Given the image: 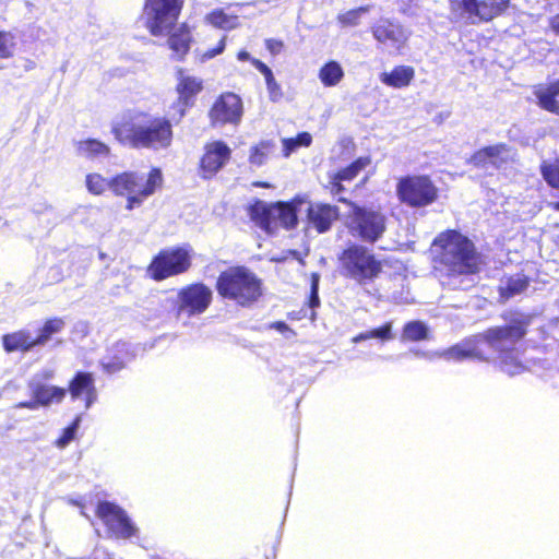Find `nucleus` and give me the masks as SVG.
Here are the masks:
<instances>
[{
	"instance_id": "1",
	"label": "nucleus",
	"mask_w": 559,
	"mask_h": 559,
	"mask_svg": "<svg viewBox=\"0 0 559 559\" xmlns=\"http://www.w3.org/2000/svg\"><path fill=\"white\" fill-rule=\"evenodd\" d=\"M526 334L523 322L513 321L504 326H493L485 333L466 338L461 343L442 352L440 355L447 360L461 361L464 359L498 360L500 369L510 374H520L525 370L519 358L516 344Z\"/></svg>"
},
{
	"instance_id": "2",
	"label": "nucleus",
	"mask_w": 559,
	"mask_h": 559,
	"mask_svg": "<svg viewBox=\"0 0 559 559\" xmlns=\"http://www.w3.org/2000/svg\"><path fill=\"white\" fill-rule=\"evenodd\" d=\"M440 271L448 276L447 284L454 289H466L472 282L466 278L480 270V255L471 239L457 230H445L432 243Z\"/></svg>"
},
{
	"instance_id": "3",
	"label": "nucleus",
	"mask_w": 559,
	"mask_h": 559,
	"mask_svg": "<svg viewBox=\"0 0 559 559\" xmlns=\"http://www.w3.org/2000/svg\"><path fill=\"white\" fill-rule=\"evenodd\" d=\"M111 132L119 143L135 150H165L173 141L170 121L143 111L123 115L114 121Z\"/></svg>"
},
{
	"instance_id": "4",
	"label": "nucleus",
	"mask_w": 559,
	"mask_h": 559,
	"mask_svg": "<svg viewBox=\"0 0 559 559\" xmlns=\"http://www.w3.org/2000/svg\"><path fill=\"white\" fill-rule=\"evenodd\" d=\"M216 289L223 298L241 307H248L261 297L262 282L249 269L233 266L218 275Z\"/></svg>"
},
{
	"instance_id": "5",
	"label": "nucleus",
	"mask_w": 559,
	"mask_h": 559,
	"mask_svg": "<svg viewBox=\"0 0 559 559\" xmlns=\"http://www.w3.org/2000/svg\"><path fill=\"white\" fill-rule=\"evenodd\" d=\"M160 169L153 168L147 177L136 171H126L111 178L110 190L116 195L127 197V210L140 206L162 187Z\"/></svg>"
},
{
	"instance_id": "6",
	"label": "nucleus",
	"mask_w": 559,
	"mask_h": 559,
	"mask_svg": "<svg viewBox=\"0 0 559 559\" xmlns=\"http://www.w3.org/2000/svg\"><path fill=\"white\" fill-rule=\"evenodd\" d=\"M183 0H145L142 20L153 36L168 34L181 12Z\"/></svg>"
},
{
	"instance_id": "7",
	"label": "nucleus",
	"mask_w": 559,
	"mask_h": 559,
	"mask_svg": "<svg viewBox=\"0 0 559 559\" xmlns=\"http://www.w3.org/2000/svg\"><path fill=\"white\" fill-rule=\"evenodd\" d=\"M340 262L344 275L362 284L379 275L382 270L381 263L365 247L353 245L345 249L340 255Z\"/></svg>"
},
{
	"instance_id": "8",
	"label": "nucleus",
	"mask_w": 559,
	"mask_h": 559,
	"mask_svg": "<svg viewBox=\"0 0 559 559\" xmlns=\"http://www.w3.org/2000/svg\"><path fill=\"white\" fill-rule=\"evenodd\" d=\"M340 202L347 203L345 198L340 197ZM348 228L354 236L364 241L374 242L385 230V217L382 213L371 209L359 206L348 202Z\"/></svg>"
},
{
	"instance_id": "9",
	"label": "nucleus",
	"mask_w": 559,
	"mask_h": 559,
	"mask_svg": "<svg viewBox=\"0 0 559 559\" xmlns=\"http://www.w3.org/2000/svg\"><path fill=\"white\" fill-rule=\"evenodd\" d=\"M250 217L267 233H271L278 225L289 229L297 224V214L294 206L284 202L267 204L258 201L250 207Z\"/></svg>"
},
{
	"instance_id": "10",
	"label": "nucleus",
	"mask_w": 559,
	"mask_h": 559,
	"mask_svg": "<svg viewBox=\"0 0 559 559\" xmlns=\"http://www.w3.org/2000/svg\"><path fill=\"white\" fill-rule=\"evenodd\" d=\"M399 199L413 207H424L437 199L438 189L427 176H406L396 186Z\"/></svg>"
},
{
	"instance_id": "11",
	"label": "nucleus",
	"mask_w": 559,
	"mask_h": 559,
	"mask_svg": "<svg viewBox=\"0 0 559 559\" xmlns=\"http://www.w3.org/2000/svg\"><path fill=\"white\" fill-rule=\"evenodd\" d=\"M452 12L461 19L489 21L500 14L508 5L509 0H449Z\"/></svg>"
},
{
	"instance_id": "12",
	"label": "nucleus",
	"mask_w": 559,
	"mask_h": 559,
	"mask_svg": "<svg viewBox=\"0 0 559 559\" xmlns=\"http://www.w3.org/2000/svg\"><path fill=\"white\" fill-rule=\"evenodd\" d=\"M190 266V254L183 248L159 252L150 264L148 271L156 281L186 272Z\"/></svg>"
},
{
	"instance_id": "13",
	"label": "nucleus",
	"mask_w": 559,
	"mask_h": 559,
	"mask_svg": "<svg viewBox=\"0 0 559 559\" xmlns=\"http://www.w3.org/2000/svg\"><path fill=\"white\" fill-rule=\"evenodd\" d=\"M96 514L116 538L128 539L138 533V527L128 516L127 512L112 502H99Z\"/></svg>"
},
{
	"instance_id": "14",
	"label": "nucleus",
	"mask_w": 559,
	"mask_h": 559,
	"mask_svg": "<svg viewBox=\"0 0 559 559\" xmlns=\"http://www.w3.org/2000/svg\"><path fill=\"white\" fill-rule=\"evenodd\" d=\"M212 290L202 283L182 288L178 294V311L189 317L203 313L212 301Z\"/></svg>"
},
{
	"instance_id": "15",
	"label": "nucleus",
	"mask_w": 559,
	"mask_h": 559,
	"mask_svg": "<svg viewBox=\"0 0 559 559\" xmlns=\"http://www.w3.org/2000/svg\"><path fill=\"white\" fill-rule=\"evenodd\" d=\"M243 114L241 98L231 92L222 94L210 110L213 124H238Z\"/></svg>"
},
{
	"instance_id": "16",
	"label": "nucleus",
	"mask_w": 559,
	"mask_h": 559,
	"mask_svg": "<svg viewBox=\"0 0 559 559\" xmlns=\"http://www.w3.org/2000/svg\"><path fill=\"white\" fill-rule=\"evenodd\" d=\"M231 157V148L221 140L205 144L204 153L200 160V171L203 178L215 176Z\"/></svg>"
},
{
	"instance_id": "17",
	"label": "nucleus",
	"mask_w": 559,
	"mask_h": 559,
	"mask_svg": "<svg viewBox=\"0 0 559 559\" xmlns=\"http://www.w3.org/2000/svg\"><path fill=\"white\" fill-rule=\"evenodd\" d=\"M73 401L82 400L88 409L97 400L95 379L91 372L79 371L69 382L68 390Z\"/></svg>"
},
{
	"instance_id": "18",
	"label": "nucleus",
	"mask_w": 559,
	"mask_h": 559,
	"mask_svg": "<svg viewBox=\"0 0 559 559\" xmlns=\"http://www.w3.org/2000/svg\"><path fill=\"white\" fill-rule=\"evenodd\" d=\"M511 157V150L506 144H496L486 146L475 152L469 163L474 166L488 169L490 166L500 168Z\"/></svg>"
},
{
	"instance_id": "19",
	"label": "nucleus",
	"mask_w": 559,
	"mask_h": 559,
	"mask_svg": "<svg viewBox=\"0 0 559 559\" xmlns=\"http://www.w3.org/2000/svg\"><path fill=\"white\" fill-rule=\"evenodd\" d=\"M28 389L32 397H35L39 406L48 407L52 403H60L67 394V389L56 385H46L36 378H32L28 382Z\"/></svg>"
},
{
	"instance_id": "20",
	"label": "nucleus",
	"mask_w": 559,
	"mask_h": 559,
	"mask_svg": "<svg viewBox=\"0 0 559 559\" xmlns=\"http://www.w3.org/2000/svg\"><path fill=\"white\" fill-rule=\"evenodd\" d=\"M338 217L336 206L324 203H312L308 209L309 223L318 233H325L330 229L332 223Z\"/></svg>"
},
{
	"instance_id": "21",
	"label": "nucleus",
	"mask_w": 559,
	"mask_h": 559,
	"mask_svg": "<svg viewBox=\"0 0 559 559\" xmlns=\"http://www.w3.org/2000/svg\"><path fill=\"white\" fill-rule=\"evenodd\" d=\"M373 37L388 48H399L406 36L403 28L388 20H380L372 27Z\"/></svg>"
},
{
	"instance_id": "22",
	"label": "nucleus",
	"mask_w": 559,
	"mask_h": 559,
	"mask_svg": "<svg viewBox=\"0 0 559 559\" xmlns=\"http://www.w3.org/2000/svg\"><path fill=\"white\" fill-rule=\"evenodd\" d=\"M132 358L129 344L118 342L109 349L108 355L102 359L100 365L105 372L112 374L122 370Z\"/></svg>"
},
{
	"instance_id": "23",
	"label": "nucleus",
	"mask_w": 559,
	"mask_h": 559,
	"mask_svg": "<svg viewBox=\"0 0 559 559\" xmlns=\"http://www.w3.org/2000/svg\"><path fill=\"white\" fill-rule=\"evenodd\" d=\"M202 87V80L186 75L182 71L179 72V82L177 85L179 94V118L185 115L186 107L189 106L190 99L200 93Z\"/></svg>"
},
{
	"instance_id": "24",
	"label": "nucleus",
	"mask_w": 559,
	"mask_h": 559,
	"mask_svg": "<svg viewBox=\"0 0 559 559\" xmlns=\"http://www.w3.org/2000/svg\"><path fill=\"white\" fill-rule=\"evenodd\" d=\"M2 345L5 352H29L35 347H38L35 344V337L32 336V333L28 330H20L13 333H9L2 336Z\"/></svg>"
},
{
	"instance_id": "25",
	"label": "nucleus",
	"mask_w": 559,
	"mask_h": 559,
	"mask_svg": "<svg viewBox=\"0 0 559 559\" xmlns=\"http://www.w3.org/2000/svg\"><path fill=\"white\" fill-rule=\"evenodd\" d=\"M534 95L540 108L559 115V80L548 85H538Z\"/></svg>"
},
{
	"instance_id": "26",
	"label": "nucleus",
	"mask_w": 559,
	"mask_h": 559,
	"mask_svg": "<svg viewBox=\"0 0 559 559\" xmlns=\"http://www.w3.org/2000/svg\"><path fill=\"white\" fill-rule=\"evenodd\" d=\"M344 76V69L336 60H329L318 71V79L324 87L337 86Z\"/></svg>"
},
{
	"instance_id": "27",
	"label": "nucleus",
	"mask_w": 559,
	"mask_h": 559,
	"mask_svg": "<svg viewBox=\"0 0 559 559\" xmlns=\"http://www.w3.org/2000/svg\"><path fill=\"white\" fill-rule=\"evenodd\" d=\"M75 148L79 156L90 159L107 157L110 154L109 146L95 139L78 141Z\"/></svg>"
},
{
	"instance_id": "28",
	"label": "nucleus",
	"mask_w": 559,
	"mask_h": 559,
	"mask_svg": "<svg viewBox=\"0 0 559 559\" xmlns=\"http://www.w3.org/2000/svg\"><path fill=\"white\" fill-rule=\"evenodd\" d=\"M528 286V278L523 274L504 277L500 281L499 293L500 298L508 300L521 293Z\"/></svg>"
},
{
	"instance_id": "29",
	"label": "nucleus",
	"mask_w": 559,
	"mask_h": 559,
	"mask_svg": "<svg viewBox=\"0 0 559 559\" xmlns=\"http://www.w3.org/2000/svg\"><path fill=\"white\" fill-rule=\"evenodd\" d=\"M414 78V70L411 67L400 66L390 73L383 72L380 81L391 87L401 88L407 86Z\"/></svg>"
},
{
	"instance_id": "30",
	"label": "nucleus",
	"mask_w": 559,
	"mask_h": 559,
	"mask_svg": "<svg viewBox=\"0 0 559 559\" xmlns=\"http://www.w3.org/2000/svg\"><path fill=\"white\" fill-rule=\"evenodd\" d=\"M276 144L272 140H263L251 146L249 153V163L254 167L265 165L269 158L274 154Z\"/></svg>"
},
{
	"instance_id": "31",
	"label": "nucleus",
	"mask_w": 559,
	"mask_h": 559,
	"mask_svg": "<svg viewBox=\"0 0 559 559\" xmlns=\"http://www.w3.org/2000/svg\"><path fill=\"white\" fill-rule=\"evenodd\" d=\"M190 31L186 25H181L168 39L169 48L178 58H182L190 48Z\"/></svg>"
},
{
	"instance_id": "32",
	"label": "nucleus",
	"mask_w": 559,
	"mask_h": 559,
	"mask_svg": "<svg viewBox=\"0 0 559 559\" xmlns=\"http://www.w3.org/2000/svg\"><path fill=\"white\" fill-rule=\"evenodd\" d=\"M66 326V321L62 318H51L45 321L44 325L39 329L38 335L35 337V344L44 346L52 337V335L60 333Z\"/></svg>"
},
{
	"instance_id": "33",
	"label": "nucleus",
	"mask_w": 559,
	"mask_h": 559,
	"mask_svg": "<svg viewBox=\"0 0 559 559\" xmlns=\"http://www.w3.org/2000/svg\"><path fill=\"white\" fill-rule=\"evenodd\" d=\"M392 326H393L392 322H386L379 328L357 334L356 336H354L352 338V342L357 344V343H360V342H364V341H367L370 338L380 340L381 342L391 341L394 338V334L392 332Z\"/></svg>"
},
{
	"instance_id": "34",
	"label": "nucleus",
	"mask_w": 559,
	"mask_h": 559,
	"mask_svg": "<svg viewBox=\"0 0 559 559\" xmlns=\"http://www.w3.org/2000/svg\"><path fill=\"white\" fill-rule=\"evenodd\" d=\"M428 337V328L421 321H411L404 325L402 338L418 342Z\"/></svg>"
},
{
	"instance_id": "35",
	"label": "nucleus",
	"mask_w": 559,
	"mask_h": 559,
	"mask_svg": "<svg viewBox=\"0 0 559 559\" xmlns=\"http://www.w3.org/2000/svg\"><path fill=\"white\" fill-rule=\"evenodd\" d=\"M370 162L371 160L369 157H358L350 165L337 171L335 174L336 179L344 181L353 180L362 169H365L370 164Z\"/></svg>"
},
{
	"instance_id": "36",
	"label": "nucleus",
	"mask_w": 559,
	"mask_h": 559,
	"mask_svg": "<svg viewBox=\"0 0 559 559\" xmlns=\"http://www.w3.org/2000/svg\"><path fill=\"white\" fill-rule=\"evenodd\" d=\"M206 21L218 28L223 29H230L236 27L237 25V17L236 16H229L223 11H213L210 14L206 15Z\"/></svg>"
},
{
	"instance_id": "37",
	"label": "nucleus",
	"mask_w": 559,
	"mask_h": 559,
	"mask_svg": "<svg viewBox=\"0 0 559 559\" xmlns=\"http://www.w3.org/2000/svg\"><path fill=\"white\" fill-rule=\"evenodd\" d=\"M368 12V7H360L354 10L340 13L337 22L342 27L357 26L360 22L361 15Z\"/></svg>"
},
{
	"instance_id": "38",
	"label": "nucleus",
	"mask_w": 559,
	"mask_h": 559,
	"mask_svg": "<svg viewBox=\"0 0 559 559\" xmlns=\"http://www.w3.org/2000/svg\"><path fill=\"white\" fill-rule=\"evenodd\" d=\"M111 179L107 180L99 174H90L86 176V188L95 194H102L106 189H110Z\"/></svg>"
},
{
	"instance_id": "39",
	"label": "nucleus",
	"mask_w": 559,
	"mask_h": 559,
	"mask_svg": "<svg viewBox=\"0 0 559 559\" xmlns=\"http://www.w3.org/2000/svg\"><path fill=\"white\" fill-rule=\"evenodd\" d=\"M542 175L549 186L559 189V160L552 164L544 163L540 167Z\"/></svg>"
},
{
	"instance_id": "40",
	"label": "nucleus",
	"mask_w": 559,
	"mask_h": 559,
	"mask_svg": "<svg viewBox=\"0 0 559 559\" xmlns=\"http://www.w3.org/2000/svg\"><path fill=\"white\" fill-rule=\"evenodd\" d=\"M81 424V416H76L70 426L63 429L62 435L56 441L57 447L64 448L67 447L75 437L76 431Z\"/></svg>"
},
{
	"instance_id": "41",
	"label": "nucleus",
	"mask_w": 559,
	"mask_h": 559,
	"mask_svg": "<svg viewBox=\"0 0 559 559\" xmlns=\"http://www.w3.org/2000/svg\"><path fill=\"white\" fill-rule=\"evenodd\" d=\"M14 36L11 33L0 32V58H10L13 55Z\"/></svg>"
},
{
	"instance_id": "42",
	"label": "nucleus",
	"mask_w": 559,
	"mask_h": 559,
	"mask_svg": "<svg viewBox=\"0 0 559 559\" xmlns=\"http://www.w3.org/2000/svg\"><path fill=\"white\" fill-rule=\"evenodd\" d=\"M319 282L320 275L317 273H312L311 275V287H310V297H309V306L310 308L319 307L320 298H319Z\"/></svg>"
},
{
	"instance_id": "43",
	"label": "nucleus",
	"mask_w": 559,
	"mask_h": 559,
	"mask_svg": "<svg viewBox=\"0 0 559 559\" xmlns=\"http://www.w3.org/2000/svg\"><path fill=\"white\" fill-rule=\"evenodd\" d=\"M265 83H266V87H267L271 100H273V102L278 100L280 97L282 96V91H281V86L275 81L274 75L272 76V79L265 80Z\"/></svg>"
},
{
	"instance_id": "44",
	"label": "nucleus",
	"mask_w": 559,
	"mask_h": 559,
	"mask_svg": "<svg viewBox=\"0 0 559 559\" xmlns=\"http://www.w3.org/2000/svg\"><path fill=\"white\" fill-rule=\"evenodd\" d=\"M283 143V154L285 157H288L293 152L298 148V143L294 138H285L282 140Z\"/></svg>"
},
{
	"instance_id": "45",
	"label": "nucleus",
	"mask_w": 559,
	"mask_h": 559,
	"mask_svg": "<svg viewBox=\"0 0 559 559\" xmlns=\"http://www.w3.org/2000/svg\"><path fill=\"white\" fill-rule=\"evenodd\" d=\"M251 63L254 66L257 70H259L263 74L265 80L272 79L273 72L265 63H263L259 59H251Z\"/></svg>"
},
{
	"instance_id": "46",
	"label": "nucleus",
	"mask_w": 559,
	"mask_h": 559,
	"mask_svg": "<svg viewBox=\"0 0 559 559\" xmlns=\"http://www.w3.org/2000/svg\"><path fill=\"white\" fill-rule=\"evenodd\" d=\"M265 46L272 55H278L283 49V43L273 38L266 39Z\"/></svg>"
},
{
	"instance_id": "47",
	"label": "nucleus",
	"mask_w": 559,
	"mask_h": 559,
	"mask_svg": "<svg viewBox=\"0 0 559 559\" xmlns=\"http://www.w3.org/2000/svg\"><path fill=\"white\" fill-rule=\"evenodd\" d=\"M270 328L278 331L282 334L288 333V335H286L287 338L293 336V335H295L293 330H290L289 326L285 322H283V321L273 322L270 325Z\"/></svg>"
},
{
	"instance_id": "48",
	"label": "nucleus",
	"mask_w": 559,
	"mask_h": 559,
	"mask_svg": "<svg viewBox=\"0 0 559 559\" xmlns=\"http://www.w3.org/2000/svg\"><path fill=\"white\" fill-rule=\"evenodd\" d=\"M224 49H225V37H223L219 40L218 46L215 49H211V50H207L206 52H204L203 58L204 59L214 58L215 56L222 53L224 51Z\"/></svg>"
},
{
	"instance_id": "49",
	"label": "nucleus",
	"mask_w": 559,
	"mask_h": 559,
	"mask_svg": "<svg viewBox=\"0 0 559 559\" xmlns=\"http://www.w3.org/2000/svg\"><path fill=\"white\" fill-rule=\"evenodd\" d=\"M342 181L343 180L336 179V175L335 174L332 176V180H331L330 185H331V193L333 195H340L344 191V187L342 185Z\"/></svg>"
},
{
	"instance_id": "50",
	"label": "nucleus",
	"mask_w": 559,
	"mask_h": 559,
	"mask_svg": "<svg viewBox=\"0 0 559 559\" xmlns=\"http://www.w3.org/2000/svg\"><path fill=\"white\" fill-rule=\"evenodd\" d=\"M297 143H298V147L299 146H305V147H308L311 142H312V136L310 133L308 132H301L299 133L296 138H294Z\"/></svg>"
},
{
	"instance_id": "51",
	"label": "nucleus",
	"mask_w": 559,
	"mask_h": 559,
	"mask_svg": "<svg viewBox=\"0 0 559 559\" xmlns=\"http://www.w3.org/2000/svg\"><path fill=\"white\" fill-rule=\"evenodd\" d=\"M14 407L15 408H27V409L35 411V409H38L40 406H39L37 400L35 397H33L29 401L17 403Z\"/></svg>"
},
{
	"instance_id": "52",
	"label": "nucleus",
	"mask_w": 559,
	"mask_h": 559,
	"mask_svg": "<svg viewBox=\"0 0 559 559\" xmlns=\"http://www.w3.org/2000/svg\"><path fill=\"white\" fill-rule=\"evenodd\" d=\"M550 27L557 35H559V14L555 15L550 20Z\"/></svg>"
},
{
	"instance_id": "53",
	"label": "nucleus",
	"mask_w": 559,
	"mask_h": 559,
	"mask_svg": "<svg viewBox=\"0 0 559 559\" xmlns=\"http://www.w3.org/2000/svg\"><path fill=\"white\" fill-rule=\"evenodd\" d=\"M237 58H238V60H240V61H248V60H250V61H251V59H252V58L250 57V53H249V52H247L246 50H241V51H239V52H238V55H237Z\"/></svg>"
},
{
	"instance_id": "54",
	"label": "nucleus",
	"mask_w": 559,
	"mask_h": 559,
	"mask_svg": "<svg viewBox=\"0 0 559 559\" xmlns=\"http://www.w3.org/2000/svg\"><path fill=\"white\" fill-rule=\"evenodd\" d=\"M37 377H39V374L35 376L34 378H36V379H37ZM40 377H41L43 379H45V380H50V379H52V377H53V371H51V370H45V371H43V372L40 373Z\"/></svg>"
},
{
	"instance_id": "55",
	"label": "nucleus",
	"mask_w": 559,
	"mask_h": 559,
	"mask_svg": "<svg viewBox=\"0 0 559 559\" xmlns=\"http://www.w3.org/2000/svg\"><path fill=\"white\" fill-rule=\"evenodd\" d=\"M69 502H70L71 504H74V506H81V503H80V502H78V501H75V500H72V499H69Z\"/></svg>"
},
{
	"instance_id": "56",
	"label": "nucleus",
	"mask_w": 559,
	"mask_h": 559,
	"mask_svg": "<svg viewBox=\"0 0 559 559\" xmlns=\"http://www.w3.org/2000/svg\"><path fill=\"white\" fill-rule=\"evenodd\" d=\"M255 186H258V187H269V185L264 183V182H258V183H255Z\"/></svg>"
},
{
	"instance_id": "57",
	"label": "nucleus",
	"mask_w": 559,
	"mask_h": 559,
	"mask_svg": "<svg viewBox=\"0 0 559 559\" xmlns=\"http://www.w3.org/2000/svg\"><path fill=\"white\" fill-rule=\"evenodd\" d=\"M399 2H401L402 4H406L408 2H411L412 0H397Z\"/></svg>"
},
{
	"instance_id": "58",
	"label": "nucleus",
	"mask_w": 559,
	"mask_h": 559,
	"mask_svg": "<svg viewBox=\"0 0 559 559\" xmlns=\"http://www.w3.org/2000/svg\"><path fill=\"white\" fill-rule=\"evenodd\" d=\"M554 207L559 211V201L554 204Z\"/></svg>"
},
{
	"instance_id": "59",
	"label": "nucleus",
	"mask_w": 559,
	"mask_h": 559,
	"mask_svg": "<svg viewBox=\"0 0 559 559\" xmlns=\"http://www.w3.org/2000/svg\"><path fill=\"white\" fill-rule=\"evenodd\" d=\"M81 514L85 518H88V515L84 511H81Z\"/></svg>"
},
{
	"instance_id": "60",
	"label": "nucleus",
	"mask_w": 559,
	"mask_h": 559,
	"mask_svg": "<svg viewBox=\"0 0 559 559\" xmlns=\"http://www.w3.org/2000/svg\"><path fill=\"white\" fill-rule=\"evenodd\" d=\"M70 559H84V558H70Z\"/></svg>"
}]
</instances>
